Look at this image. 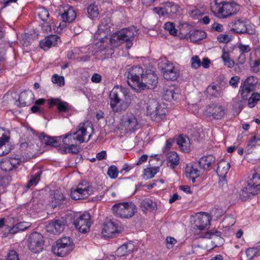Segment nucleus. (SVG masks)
<instances>
[{
    "mask_svg": "<svg viewBox=\"0 0 260 260\" xmlns=\"http://www.w3.org/2000/svg\"><path fill=\"white\" fill-rule=\"evenodd\" d=\"M130 91L128 88L116 86L110 91V107L114 113L126 110L130 105Z\"/></svg>",
    "mask_w": 260,
    "mask_h": 260,
    "instance_id": "1",
    "label": "nucleus"
},
{
    "mask_svg": "<svg viewBox=\"0 0 260 260\" xmlns=\"http://www.w3.org/2000/svg\"><path fill=\"white\" fill-rule=\"evenodd\" d=\"M260 190V167H257L256 172L249 177L246 184L239 192L242 200H246L251 196L255 195Z\"/></svg>",
    "mask_w": 260,
    "mask_h": 260,
    "instance_id": "2",
    "label": "nucleus"
},
{
    "mask_svg": "<svg viewBox=\"0 0 260 260\" xmlns=\"http://www.w3.org/2000/svg\"><path fill=\"white\" fill-rule=\"evenodd\" d=\"M240 10V6L233 1H222L216 3L215 10H213L214 15L219 19H225L236 15Z\"/></svg>",
    "mask_w": 260,
    "mask_h": 260,
    "instance_id": "3",
    "label": "nucleus"
},
{
    "mask_svg": "<svg viewBox=\"0 0 260 260\" xmlns=\"http://www.w3.org/2000/svg\"><path fill=\"white\" fill-rule=\"evenodd\" d=\"M135 36L134 31L129 28L123 29L114 33L110 41L113 47H117L126 42V48L129 49L133 45L132 39Z\"/></svg>",
    "mask_w": 260,
    "mask_h": 260,
    "instance_id": "4",
    "label": "nucleus"
},
{
    "mask_svg": "<svg viewBox=\"0 0 260 260\" xmlns=\"http://www.w3.org/2000/svg\"><path fill=\"white\" fill-rule=\"evenodd\" d=\"M89 213L84 212L73 213L71 216L72 223L75 228L80 233H86L90 230L91 222Z\"/></svg>",
    "mask_w": 260,
    "mask_h": 260,
    "instance_id": "5",
    "label": "nucleus"
},
{
    "mask_svg": "<svg viewBox=\"0 0 260 260\" xmlns=\"http://www.w3.org/2000/svg\"><path fill=\"white\" fill-rule=\"evenodd\" d=\"M147 114L153 121H158L165 116L167 109L162 107L154 99H149L146 103Z\"/></svg>",
    "mask_w": 260,
    "mask_h": 260,
    "instance_id": "6",
    "label": "nucleus"
},
{
    "mask_svg": "<svg viewBox=\"0 0 260 260\" xmlns=\"http://www.w3.org/2000/svg\"><path fill=\"white\" fill-rule=\"evenodd\" d=\"M136 206L132 202L116 204L112 207L114 214L122 218L132 217L136 212Z\"/></svg>",
    "mask_w": 260,
    "mask_h": 260,
    "instance_id": "7",
    "label": "nucleus"
},
{
    "mask_svg": "<svg viewBox=\"0 0 260 260\" xmlns=\"http://www.w3.org/2000/svg\"><path fill=\"white\" fill-rule=\"evenodd\" d=\"M74 246L71 239L65 237L58 239L55 245L52 246V251L59 256L63 257L70 253Z\"/></svg>",
    "mask_w": 260,
    "mask_h": 260,
    "instance_id": "8",
    "label": "nucleus"
},
{
    "mask_svg": "<svg viewBox=\"0 0 260 260\" xmlns=\"http://www.w3.org/2000/svg\"><path fill=\"white\" fill-rule=\"evenodd\" d=\"M144 73V71L141 67L134 66L127 69L124 76L127 78V83L129 86L139 88Z\"/></svg>",
    "mask_w": 260,
    "mask_h": 260,
    "instance_id": "9",
    "label": "nucleus"
},
{
    "mask_svg": "<svg viewBox=\"0 0 260 260\" xmlns=\"http://www.w3.org/2000/svg\"><path fill=\"white\" fill-rule=\"evenodd\" d=\"M92 193V189L89 183L83 181L71 190V197L75 200L84 199Z\"/></svg>",
    "mask_w": 260,
    "mask_h": 260,
    "instance_id": "10",
    "label": "nucleus"
},
{
    "mask_svg": "<svg viewBox=\"0 0 260 260\" xmlns=\"http://www.w3.org/2000/svg\"><path fill=\"white\" fill-rule=\"evenodd\" d=\"M158 77L155 72L148 70L144 73L138 90H144L146 88L152 89L157 85Z\"/></svg>",
    "mask_w": 260,
    "mask_h": 260,
    "instance_id": "11",
    "label": "nucleus"
},
{
    "mask_svg": "<svg viewBox=\"0 0 260 260\" xmlns=\"http://www.w3.org/2000/svg\"><path fill=\"white\" fill-rule=\"evenodd\" d=\"M121 232V228L119 222L117 220H109L104 224L102 233L104 237L111 238Z\"/></svg>",
    "mask_w": 260,
    "mask_h": 260,
    "instance_id": "12",
    "label": "nucleus"
},
{
    "mask_svg": "<svg viewBox=\"0 0 260 260\" xmlns=\"http://www.w3.org/2000/svg\"><path fill=\"white\" fill-rule=\"evenodd\" d=\"M122 125L127 132L131 133L136 131L140 127L137 118L132 113H127L123 116Z\"/></svg>",
    "mask_w": 260,
    "mask_h": 260,
    "instance_id": "13",
    "label": "nucleus"
},
{
    "mask_svg": "<svg viewBox=\"0 0 260 260\" xmlns=\"http://www.w3.org/2000/svg\"><path fill=\"white\" fill-rule=\"evenodd\" d=\"M43 236L38 232H34L31 233L29 237L28 247L30 250L34 253H38L40 252L44 245V241L43 240Z\"/></svg>",
    "mask_w": 260,
    "mask_h": 260,
    "instance_id": "14",
    "label": "nucleus"
},
{
    "mask_svg": "<svg viewBox=\"0 0 260 260\" xmlns=\"http://www.w3.org/2000/svg\"><path fill=\"white\" fill-rule=\"evenodd\" d=\"M206 113L209 116H212L215 119L220 120L224 117L226 110L218 104H212L207 107Z\"/></svg>",
    "mask_w": 260,
    "mask_h": 260,
    "instance_id": "15",
    "label": "nucleus"
},
{
    "mask_svg": "<svg viewBox=\"0 0 260 260\" xmlns=\"http://www.w3.org/2000/svg\"><path fill=\"white\" fill-rule=\"evenodd\" d=\"M162 68L163 75L167 80H175L179 75V70L173 63L166 61Z\"/></svg>",
    "mask_w": 260,
    "mask_h": 260,
    "instance_id": "16",
    "label": "nucleus"
},
{
    "mask_svg": "<svg viewBox=\"0 0 260 260\" xmlns=\"http://www.w3.org/2000/svg\"><path fill=\"white\" fill-rule=\"evenodd\" d=\"M216 158L213 155L203 156L198 161V165L202 171L210 170L215 164Z\"/></svg>",
    "mask_w": 260,
    "mask_h": 260,
    "instance_id": "17",
    "label": "nucleus"
},
{
    "mask_svg": "<svg viewBox=\"0 0 260 260\" xmlns=\"http://www.w3.org/2000/svg\"><path fill=\"white\" fill-rule=\"evenodd\" d=\"M64 220L62 218L56 219L50 222L46 229L48 232L59 234L64 230Z\"/></svg>",
    "mask_w": 260,
    "mask_h": 260,
    "instance_id": "18",
    "label": "nucleus"
},
{
    "mask_svg": "<svg viewBox=\"0 0 260 260\" xmlns=\"http://www.w3.org/2000/svg\"><path fill=\"white\" fill-rule=\"evenodd\" d=\"M48 104L49 108L56 106L58 111L61 113L68 112L72 109V106L68 103L62 101L59 99H50L48 100Z\"/></svg>",
    "mask_w": 260,
    "mask_h": 260,
    "instance_id": "19",
    "label": "nucleus"
},
{
    "mask_svg": "<svg viewBox=\"0 0 260 260\" xmlns=\"http://www.w3.org/2000/svg\"><path fill=\"white\" fill-rule=\"evenodd\" d=\"M198 163L189 164L186 165L185 172L187 178L191 179L192 182H196V178L200 176L203 173V171L197 168Z\"/></svg>",
    "mask_w": 260,
    "mask_h": 260,
    "instance_id": "20",
    "label": "nucleus"
},
{
    "mask_svg": "<svg viewBox=\"0 0 260 260\" xmlns=\"http://www.w3.org/2000/svg\"><path fill=\"white\" fill-rule=\"evenodd\" d=\"M211 220V217L208 213L200 214L195 220L194 228L203 231L210 225Z\"/></svg>",
    "mask_w": 260,
    "mask_h": 260,
    "instance_id": "21",
    "label": "nucleus"
},
{
    "mask_svg": "<svg viewBox=\"0 0 260 260\" xmlns=\"http://www.w3.org/2000/svg\"><path fill=\"white\" fill-rule=\"evenodd\" d=\"M254 83V77L252 76L248 77L243 85L240 86L239 92L243 100H246L249 93L252 91Z\"/></svg>",
    "mask_w": 260,
    "mask_h": 260,
    "instance_id": "22",
    "label": "nucleus"
},
{
    "mask_svg": "<svg viewBox=\"0 0 260 260\" xmlns=\"http://www.w3.org/2000/svg\"><path fill=\"white\" fill-rule=\"evenodd\" d=\"M201 237L206 239H213L215 247H218L223 243V239L221 237V233L216 230H212L204 234H203Z\"/></svg>",
    "mask_w": 260,
    "mask_h": 260,
    "instance_id": "23",
    "label": "nucleus"
},
{
    "mask_svg": "<svg viewBox=\"0 0 260 260\" xmlns=\"http://www.w3.org/2000/svg\"><path fill=\"white\" fill-rule=\"evenodd\" d=\"M61 18L64 22L70 23L76 17V13L73 7L69 6L64 7L62 10H60Z\"/></svg>",
    "mask_w": 260,
    "mask_h": 260,
    "instance_id": "24",
    "label": "nucleus"
},
{
    "mask_svg": "<svg viewBox=\"0 0 260 260\" xmlns=\"http://www.w3.org/2000/svg\"><path fill=\"white\" fill-rule=\"evenodd\" d=\"M229 26L231 27V30L237 34H244L247 32V27L245 22L238 19L235 20L234 22H232Z\"/></svg>",
    "mask_w": 260,
    "mask_h": 260,
    "instance_id": "25",
    "label": "nucleus"
},
{
    "mask_svg": "<svg viewBox=\"0 0 260 260\" xmlns=\"http://www.w3.org/2000/svg\"><path fill=\"white\" fill-rule=\"evenodd\" d=\"M230 168V165L229 162L222 160L218 162L217 169L214 168V170L216 171V173L219 177L223 179L226 176Z\"/></svg>",
    "mask_w": 260,
    "mask_h": 260,
    "instance_id": "26",
    "label": "nucleus"
},
{
    "mask_svg": "<svg viewBox=\"0 0 260 260\" xmlns=\"http://www.w3.org/2000/svg\"><path fill=\"white\" fill-rule=\"evenodd\" d=\"M177 144L182 151L185 152H189L190 151V142L188 137L180 135L177 140Z\"/></svg>",
    "mask_w": 260,
    "mask_h": 260,
    "instance_id": "27",
    "label": "nucleus"
},
{
    "mask_svg": "<svg viewBox=\"0 0 260 260\" xmlns=\"http://www.w3.org/2000/svg\"><path fill=\"white\" fill-rule=\"evenodd\" d=\"M86 128L84 124H80L78 126V129L76 132L72 133L74 137L73 139L79 141L80 143L84 141V136L86 135Z\"/></svg>",
    "mask_w": 260,
    "mask_h": 260,
    "instance_id": "28",
    "label": "nucleus"
},
{
    "mask_svg": "<svg viewBox=\"0 0 260 260\" xmlns=\"http://www.w3.org/2000/svg\"><path fill=\"white\" fill-rule=\"evenodd\" d=\"M34 94L31 92H22L19 97V102L22 106L29 105L32 102Z\"/></svg>",
    "mask_w": 260,
    "mask_h": 260,
    "instance_id": "29",
    "label": "nucleus"
},
{
    "mask_svg": "<svg viewBox=\"0 0 260 260\" xmlns=\"http://www.w3.org/2000/svg\"><path fill=\"white\" fill-rule=\"evenodd\" d=\"M11 149L9 144V137L3 133V141L0 147V156L8 154Z\"/></svg>",
    "mask_w": 260,
    "mask_h": 260,
    "instance_id": "30",
    "label": "nucleus"
},
{
    "mask_svg": "<svg viewBox=\"0 0 260 260\" xmlns=\"http://www.w3.org/2000/svg\"><path fill=\"white\" fill-rule=\"evenodd\" d=\"M64 199V197L62 192L59 190H55L51 195V204L54 208L61 205Z\"/></svg>",
    "mask_w": 260,
    "mask_h": 260,
    "instance_id": "31",
    "label": "nucleus"
},
{
    "mask_svg": "<svg viewBox=\"0 0 260 260\" xmlns=\"http://www.w3.org/2000/svg\"><path fill=\"white\" fill-rule=\"evenodd\" d=\"M134 247V245L132 243H125L118 248L116 254L118 256H125L133 250Z\"/></svg>",
    "mask_w": 260,
    "mask_h": 260,
    "instance_id": "32",
    "label": "nucleus"
},
{
    "mask_svg": "<svg viewBox=\"0 0 260 260\" xmlns=\"http://www.w3.org/2000/svg\"><path fill=\"white\" fill-rule=\"evenodd\" d=\"M179 158L174 151L171 152L167 158V166L172 169H174L179 164Z\"/></svg>",
    "mask_w": 260,
    "mask_h": 260,
    "instance_id": "33",
    "label": "nucleus"
},
{
    "mask_svg": "<svg viewBox=\"0 0 260 260\" xmlns=\"http://www.w3.org/2000/svg\"><path fill=\"white\" fill-rule=\"evenodd\" d=\"M180 95L177 92L171 88L165 90L163 97L166 101H171L172 100H177L179 98Z\"/></svg>",
    "mask_w": 260,
    "mask_h": 260,
    "instance_id": "34",
    "label": "nucleus"
},
{
    "mask_svg": "<svg viewBox=\"0 0 260 260\" xmlns=\"http://www.w3.org/2000/svg\"><path fill=\"white\" fill-rule=\"evenodd\" d=\"M164 6L165 12H166L167 15H171L176 14L178 11V6L174 3L167 2L164 4Z\"/></svg>",
    "mask_w": 260,
    "mask_h": 260,
    "instance_id": "35",
    "label": "nucleus"
},
{
    "mask_svg": "<svg viewBox=\"0 0 260 260\" xmlns=\"http://www.w3.org/2000/svg\"><path fill=\"white\" fill-rule=\"evenodd\" d=\"M42 174V171L39 170L34 175H31L30 176V179L28 181L26 185L27 189L30 188L32 186L36 185L40 180L41 176Z\"/></svg>",
    "mask_w": 260,
    "mask_h": 260,
    "instance_id": "36",
    "label": "nucleus"
},
{
    "mask_svg": "<svg viewBox=\"0 0 260 260\" xmlns=\"http://www.w3.org/2000/svg\"><path fill=\"white\" fill-rule=\"evenodd\" d=\"M206 36L205 31L202 30H197L190 34V39L193 42L200 41Z\"/></svg>",
    "mask_w": 260,
    "mask_h": 260,
    "instance_id": "37",
    "label": "nucleus"
},
{
    "mask_svg": "<svg viewBox=\"0 0 260 260\" xmlns=\"http://www.w3.org/2000/svg\"><path fill=\"white\" fill-rule=\"evenodd\" d=\"M111 27L110 20L109 18L106 17L101 20L99 25L98 31L99 32H108Z\"/></svg>",
    "mask_w": 260,
    "mask_h": 260,
    "instance_id": "38",
    "label": "nucleus"
},
{
    "mask_svg": "<svg viewBox=\"0 0 260 260\" xmlns=\"http://www.w3.org/2000/svg\"><path fill=\"white\" fill-rule=\"evenodd\" d=\"M221 58L223 61L224 65L226 67L232 68L234 66L235 62L230 58L229 53L224 49L222 50Z\"/></svg>",
    "mask_w": 260,
    "mask_h": 260,
    "instance_id": "39",
    "label": "nucleus"
},
{
    "mask_svg": "<svg viewBox=\"0 0 260 260\" xmlns=\"http://www.w3.org/2000/svg\"><path fill=\"white\" fill-rule=\"evenodd\" d=\"M159 167L148 168L144 170V177L146 179L153 178L154 175L159 171Z\"/></svg>",
    "mask_w": 260,
    "mask_h": 260,
    "instance_id": "40",
    "label": "nucleus"
},
{
    "mask_svg": "<svg viewBox=\"0 0 260 260\" xmlns=\"http://www.w3.org/2000/svg\"><path fill=\"white\" fill-rule=\"evenodd\" d=\"M87 12L90 18L92 19L97 18L99 15L98 6L94 4H91L88 7Z\"/></svg>",
    "mask_w": 260,
    "mask_h": 260,
    "instance_id": "41",
    "label": "nucleus"
},
{
    "mask_svg": "<svg viewBox=\"0 0 260 260\" xmlns=\"http://www.w3.org/2000/svg\"><path fill=\"white\" fill-rule=\"evenodd\" d=\"M141 207L146 210H153L156 207V203L150 199H146L141 202Z\"/></svg>",
    "mask_w": 260,
    "mask_h": 260,
    "instance_id": "42",
    "label": "nucleus"
},
{
    "mask_svg": "<svg viewBox=\"0 0 260 260\" xmlns=\"http://www.w3.org/2000/svg\"><path fill=\"white\" fill-rule=\"evenodd\" d=\"M207 92L211 96L218 97L221 95V92L216 85H209L206 89Z\"/></svg>",
    "mask_w": 260,
    "mask_h": 260,
    "instance_id": "43",
    "label": "nucleus"
},
{
    "mask_svg": "<svg viewBox=\"0 0 260 260\" xmlns=\"http://www.w3.org/2000/svg\"><path fill=\"white\" fill-rule=\"evenodd\" d=\"M42 141L46 145L52 147H57L58 145V142L56 139L47 136H43L42 138Z\"/></svg>",
    "mask_w": 260,
    "mask_h": 260,
    "instance_id": "44",
    "label": "nucleus"
},
{
    "mask_svg": "<svg viewBox=\"0 0 260 260\" xmlns=\"http://www.w3.org/2000/svg\"><path fill=\"white\" fill-rule=\"evenodd\" d=\"M260 101V94L257 92L253 93L249 98L248 105L250 108H253Z\"/></svg>",
    "mask_w": 260,
    "mask_h": 260,
    "instance_id": "45",
    "label": "nucleus"
},
{
    "mask_svg": "<svg viewBox=\"0 0 260 260\" xmlns=\"http://www.w3.org/2000/svg\"><path fill=\"white\" fill-rule=\"evenodd\" d=\"M0 167L2 170L6 172H10L13 170L9 158L3 159L1 160L0 161Z\"/></svg>",
    "mask_w": 260,
    "mask_h": 260,
    "instance_id": "46",
    "label": "nucleus"
},
{
    "mask_svg": "<svg viewBox=\"0 0 260 260\" xmlns=\"http://www.w3.org/2000/svg\"><path fill=\"white\" fill-rule=\"evenodd\" d=\"M246 254L247 257L249 259H251L252 258L258 256L260 255L259 249L257 247H252L247 249L246 251Z\"/></svg>",
    "mask_w": 260,
    "mask_h": 260,
    "instance_id": "47",
    "label": "nucleus"
},
{
    "mask_svg": "<svg viewBox=\"0 0 260 260\" xmlns=\"http://www.w3.org/2000/svg\"><path fill=\"white\" fill-rule=\"evenodd\" d=\"M38 16L42 21L45 22L49 18V13L45 8H41L38 11Z\"/></svg>",
    "mask_w": 260,
    "mask_h": 260,
    "instance_id": "48",
    "label": "nucleus"
},
{
    "mask_svg": "<svg viewBox=\"0 0 260 260\" xmlns=\"http://www.w3.org/2000/svg\"><path fill=\"white\" fill-rule=\"evenodd\" d=\"M52 81L53 83L57 84L60 87L63 86L64 85V77L57 74H54L52 76Z\"/></svg>",
    "mask_w": 260,
    "mask_h": 260,
    "instance_id": "49",
    "label": "nucleus"
},
{
    "mask_svg": "<svg viewBox=\"0 0 260 260\" xmlns=\"http://www.w3.org/2000/svg\"><path fill=\"white\" fill-rule=\"evenodd\" d=\"M165 29L168 31L169 33L173 36L177 35V30L175 27V25L173 23L168 22L165 24Z\"/></svg>",
    "mask_w": 260,
    "mask_h": 260,
    "instance_id": "50",
    "label": "nucleus"
},
{
    "mask_svg": "<svg viewBox=\"0 0 260 260\" xmlns=\"http://www.w3.org/2000/svg\"><path fill=\"white\" fill-rule=\"evenodd\" d=\"M108 175L112 179H115L118 177V171L115 166H111L108 169Z\"/></svg>",
    "mask_w": 260,
    "mask_h": 260,
    "instance_id": "51",
    "label": "nucleus"
},
{
    "mask_svg": "<svg viewBox=\"0 0 260 260\" xmlns=\"http://www.w3.org/2000/svg\"><path fill=\"white\" fill-rule=\"evenodd\" d=\"M7 230L8 231V232L7 233L6 232L4 233L3 237H6L9 234H14L20 231L17 223L14 225L12 228L7 226Z\"/></svg>",
    "mask_w": 260,
    "mask_h": 260,
    "instance_id": "52",
    "label": "nucleus"
},
{
    "mask_svg": "<svg viewBox=\"0 0 260 260\" xmlns=\"http://www.w3.org/2000/svg\"><path fill=\"white\" fill-rule=\"evenodd\" d=\"M11 164H12V167L13 169H15L17 168L19 165H20L22 162L21 158L17 156L14 157H10L9 158Z\"/></svg>",
    "mask_w": 260,
    "mask_h": 260,
    "instance_id": "53",
    "label": "nucleus"
},
{
    "mask_svg": "<svg viewBox=\"0 0 260 260\" xmlns=\"http://www.w3.org/2000/svg\"><path fill=\"white\" fill-rule=\"evenodd\" d=\"M73 137H74L72 133H70L69 134H66L63 138V143L66 145H69L70 144H72L73 143V141H75L73 139Z\"/></svg>",
    "mask_w": 260,
    "mask_h": 260,
    "instance_id": "54",
    "label": "nucleus"
},
{
    "mask_svg": "<svg viewBox=\"0 0 260 260\" xmlns=\"http://www.w3.org/2000/svg\"><path fill=\"white\" fill-rule=\"evenodd\" d=\"M64 151L65 152L72 153L76 154L78 152V148L77 145L71 144L64 148Z\"/></svg>",
    "mask_w": 260,
    "mask_h": 260,
    "instance_id": "55",
    "label": "nucleus"
},
{
    "mask_svg": "<svg viewBox=\"0 0 260 260\" xmlns=\"http://www.w3.org/2000/svg\"><path fill=\"white\" fill-rule=\"evenodd\" d=\"M258 140L256 136H253L249 140L248 144L247 145L246 149L248 151H250L256 146V142Z\"/></svg>",
    "mask_w": 260,
    "mask_h": 260,
    "instance_id": "56",
    "label": "nucleus"
},
{
    "mask_svg": "<svg viewBox=\"0 0 260 260\" xmlns=\"http://www.w3.org/2000/svg\"><path fill=\"white\" fill-rule=\"evenodd\" d=\"M189 14L190 16L194 19H198V17L202 15L201 11L196 8H192L189 9Z\"/></svg>",
    "mask_w": 260,
    "mask_h": 260,
    "instance_id": "57",
    "label": "nucleus"
},
{
    "mask_svg": "<svg viewBox=\"0 0 260 260\" xmlns=\"http://www.w3.org/2000/svg\"><path fill=\"white\" fill-rule=\"evenodd\" d=\"M191 67L192 68L197 69L201 67V61L199 56H194L191 58Z\"/></svg>",
    "mask_w": 260,
    "mask_h": 260,
    "instance_id": "58",
    "label": "nucleus"
},
{
    "mask_svg": "<svg viewBox=\"0 0 260 260\" xmlns=\"http://www.w3.org/2000/svg\"><path fill=\"white\" fill-rule=\"evenodd\" d=\"M50 41H51L50 40H49L48 36L47 37H46L44 40L41 41V47L44 50H45L46 49L49 48L51 46H52V45Z\"/></svg>",
    "mask_w": 260,
    "mask_h": 260,
    "instance_id": "59",
    "label": "nucleus"
},
{
    "mask_svg": "<svg viewBox=\"0 0 260 260\" xmlns=\"http://www.w3.org/2000/svg\"><path fill=\"white\" fill-rule=\"evenodd\" d=\"M238 48L239 49L240 52L241 54H245V53H247L250 51V47L248 45H243L241 43H239L238 46Z\"/></svg>",
    "mask_w": 260,
    "mask_h": 260,
    "instance_id": "60",
    "label": "nucleus"
},
{
    "mask_svg": "<svg viewBox=\"0 0 260 260\" xmlns=\"http://www.w3.org/2000/svg\"><path fill=\"white\" fill-rule=\"evenodd\" d=\"M49 40H50V42L51 43L52 46H55L57 45L58 42H60V38L58 36L56 35H51L48 36Z\"/></svg>",
    "mask_w": 260,
    "mask_h": 260,
    "instance_id": "61",
    "label": "nucleus"
},
{
    "mask_svg": "<svg viewBox=\"0 0 260 260\" xmlns=\"http://www.w3.org/2000/svg\"><path fill=\"white\" fill-rule=\"evenodd\" d=\"M177 241L173 237H167L166 244L168 248H172L173 246L176 243Z\"/></svg>",
    "mask_w": 260,
    "mask_h": 260,
    "instance_id": "62",
    "label": "nucleus"
},
{
    "mask_svg": "<svg viewBox=\"0 0 260 260\" xmlns=\"http://www.w3.org/2000/svg\"><path fill=\"white\" fill-rule=\"evenodd\" d=\"M6 260H19L18 255L14 250L10 251L8 254Z\"/></svg>",
    "mask_w": 260,
    "mask_h": 260,
    "instance_id": "63",
    "label": "nucleus"
},
{
    "mask_svg": "<svg viewBox=\"0 0 260 260\" xmlns=\"http://www.w3.org/2000/svg\"><path fill=\"white\" fill-rule=\"evenodd\" d=\"M240 81L239 77L236 76L233 77L230 80V84L233 87L236 88L238 86Z\"/></svg>",
    "mask_w": 260,
    "mask_h": 260,
    "instance_id": "64",
    "label": "nucleus"
}]
</instances>
